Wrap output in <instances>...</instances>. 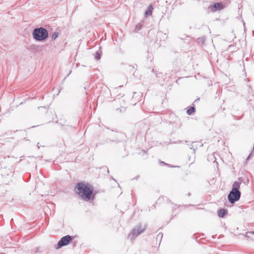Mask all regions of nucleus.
<instances>
[{
	"label": "nucleus",
	"instance_id": "9d476101",
	"mask_svg": "<svg viewBox=\"0 0 254 254\" xmlns=\"http://www.w3.org/2000/svg\"><path fill=\"white\" fill-rule=\"evenodd\" d=\"M53 36H54L55 37V38H56V37H57V35H53Z\"/></svg>",
	"mask_w": 254,
	"mask_h": 254
},
{
	"label": "nucleus",
	"instance_id": "39448f33",
	"mask_svg": "<svg viewBox=\"0 0 254 254\" xmlns=\"http://www.w3.org/2000/svg\"><path fill=\"white\" fill-rule=\"evenodd\" d=\"M224 8V5L221 2L214 3L209 6V8L212 12L220 10Z\"/></svg>",
	"mask_w": 254,
	"mask_h": 254
},
{
	"label": "nucleus",
	"instance_id": "f257e3e1",
	"mask_svg": "<svg viewBox=\"0 0 254 254\" xmlns=\"http://www.w3.org/2000/svg\"><path fill=\"white\" fill-rule=\"evenodd\" d=\"M75 191L84 200H88L92 194L93 187L88 183L81 182L76 185Z\"/></svg>",
	"mask_w": 254,
	"mask_h": 254
},
{
	"label": "nucleus",
	"instance_id": "1a4fd4ad",
	"mask_svg": "<svg viewBox=\"0 0 254 254\" xmlns=\"http://www.w3.org/2000/svg\"><path fill=\"white\" fill-rule=\"evenodd\" d=\"M153 10V7L151 5H149L148 10L145 12V14L147 15H151Z\"/></svg>",
	"mask_w": 254,
	"mask_h": 254
},
{
	"label": "nucleus",
	"instance_id": "f8f14e48",
	"mask_svg": "<svg viewBox=\"0 0 254 254\" xmlns=\"http://www.w3.org/2000/svg\"><path fill=\"white\" fill-rule=\"evenodd\" d=\"M53 36H54L55 37V38H56V37H57V35H53Z\"/></svg>",
	"mask_w": 254,
	"mask_h": 254
},
{
	"label": "nucleus",
	"instance_id": "6e6552de",
	"mask_svg": "<svg viewBox=\"0 0 254 254\" xmlns=\"http://www.w3.org/2000/svg\"><path fill=\"white\" fill-rule=\"evenodd\" d=\"M195 109L194 107H191L189 109H188V110L187 111V113L188 114V115H190L193 113H194L195 112Z\"/></svg>",
	"mask_w": 254,
	"mask_h": 254
},
{
	"label": "nucleus",
	"instance_id": "ddd939ff",
	"mask_svg": "<svg viewBox=\"0 0 254 254\" xmlns=\"http://www.w3.org/2000/svg\"><path fill=\"white\" fill-rule=\"evenodd\" d=\"M253 234H254V232L253 233Z\"/></svg>",
	"mask_w": 254,
	"mask_h": 254
},
{
	"label": "nucleus",
	"instance_id": "7ed1b4c3",
	"mask_svg": "<svg viewBox=\"0 0 254 254\" xmlns=\"http://www.w3.org/2000/svg\"><path fill=\"white\" fill-rule=\"evenodd\" d=\"M33 35L36 40L43 41L48 37V33L46 29L41 27L35 29L33 32Z\"/></svg>",
	"mask_w": 254,
	"mask_h": 254
},
{
	"label": "nucleus",
	"instance_id": "0eeeda50",
	"mask_svg": "<svg viewBox=\"0 0 254 254\" xmlns=\"http://www.w3.org/2000/svg\"><path fill=\"white\" fill-rule=\"evenodd\" d=\"M143 231H144L143 229H141L140 230L139 228L136 229H135L133 230L132 233L133 235H139L140 233H141Z\"/></svg>",
	"mask_w": 254,
	"mask_h": 254
},
{
	"label": "nucleus",
	"instance_id": "f03ea898",
	"mask_svg": "<svg viewBox=\"0 0 254 254\" xmlns=\"http://www.w3.org/2000/svg\"><path fill=\"white\" fill-rule=\"evenodd\" d=\"M240 182H235L232 186V190L228 195V198L231 203H234L240 199L241 192L239 191Z\"/></svg>",
	"mask_w": 254,
	"mask_h": 254
},
{
	"label": "nucleus",
	"instance_id": "9b49d317",
	"mask_svg": "<svg viewBox=\"0 0 254 254\" xmlns=\"http://www.w3.org/2000/svg\"><path fill=\"white\" fill-rule=\"evenodd\" d=\"M53 36H54L55 37V38H56V37H57V35H53Z\"/></svg>",
	"mask_w": 254,
	"mask_h": 254
},
{
	"label": "nucleus",
	"instance_id": "20e7f679",
	"mask_svg": "<svg viewBox=\"0 0 254 254\" xmlns=\"http://www.w3.org/2000/svg\"><path fill=\"white\" fill-rule=\"evenodd\" d=\"M72 238L69 235H66L63 238L58 242L56 249H59L63 246L68 245L72 240Z\"/></svg>",
	"mask_w": 254,
	"mask_h": 254
},
{
	"label": "nucleus",
	"instance_id": "423d86ee",
	"mask_svg": "<svg viewBox=\"0 0 254 254\" xmlns=\"http://www.w3.org/2000/svg\"><path fill=\"white\" fill-rule=\"evenodd\" d=\"M227 212V210L222 209L218 211V215L220 217H223Z\"/></svg>",
	"mask_w": 254,
	"mask_h": 254
}]
</instances>
